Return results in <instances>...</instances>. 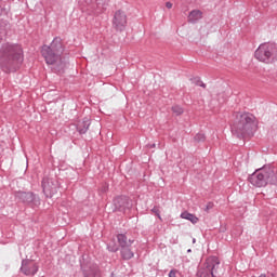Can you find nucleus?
Instances as JSON below:
<instances>
[{
	"label": "nucleus",
	"mask_w": 277,
	"mask_h": 277,
	"mask_svg": "<svg viewBox=\"0 0 277 277\" xmlns=\"http://www.w3.org/2000/svg\"><path fill=\"white\" fill-rule=\"evenodd\" d=\"M249 183L254 187H265L267 183L277 185L276 169L272 166H264L249 176Z\"/></svg>",
	"instance_id": "obj_4"
},
{
	"label": "nucleus",
	"mask_w": 277,
	"mask_h": 277,
	"mask_svg": "<svg viewBox=\"0 0 277 277\" xmlns=\"http://www.w3.org/2000/svg\"><path fill=\"white\" fill-rule=\"evenodd\" d=\"M172 111H173V114H175L176 116H181V114H183V108H181V106H173V107H172Z\"/></svg>",
	"instance_id": "obj_23"
},
{
	"label": "nucleus",
	"mask_w": 277,
	"mask_h": 277,
	"mask_svg": "<svg viewBox=\"0 0 277 277\" xmlns=\"http://www.w3.org/2000/svg\"><path fill=\"white\" fill-rule=\"evenodd\" d=\"M117 240H118L120 248H127L129 246H133V243L135 242V240H131V239L127 238V235H124V234L117 235Z\"/></svg>",
	"instance_id": "obj_16"
},
{
	"label": "nucleus",
	"mask_w": 277,
	"mask_h": 277,
	"mask_svg": "<svg viewBox=\"0 0 277 277\" xmlns=\"http://www.w3.org/2000/svg\"><path fill=\"white\" fill-rule=\"evenodd\" d=\"M210 209H213V202H209L206 207V211H209Z\"/></svg>",
	"instance_id": "obj_25"
},
{
	"label": "nucleus",
	"mask_w": 277,
	"mask_h": 277,
	"mask_svg": "<svg viewBox=\"0 0 277 277\" xmlns=\"http://www.w3.org/2000/svg\"><path fill=\"white\" fill-rule=\"evenodd\" d=\"M8 31H10V23L2 17L0 18V42L3 40L4 36H8Z\"/></svg>",
	"instance_id": "obj_17"
},
{
	"label": "nucleus",
	"mask_w": 277,
	"mask_h": 277,
	"mask_svg": "<svg viewBox=\"0 0 277 277\" xmlns=\"http://www.w3.org/2000/svg\"><path fill=\"white\" fill-rule=\"evenodd\" d=\"M151 213H155V215H157V217H159V220H161V214H160V211H159V207L155 206L151 209Z\"/></svg>",
	"instance_id": "obj_24"
},
{
	"label": "nucleus",
	"mask_w": 277,
	"mask_h": 277,
	"mask_svg": "<svg viewBox=\"0 0 277 277\" xmlns=\"http://www.w3.org/2000/svg\"><path fill=\"white\" fill-rule=\"evenodd\" d=\"M133 256H135V253L133 252V247H121V259H123V261H131Z\"/></svg>",
	"instance_id": "obj_15"
},
{
	"label": "nucleus",
	"mask_w": 277,
	"mask_h": 277,
	"mask_svg": "<svg viewBox=\"0 0 277 277\" xmlns=\"http://www.w3.org/2000/svg\"><path fill=\"white\" fill-rule=\"evenodd\" d=\"M187 252H192V249H188Z\"/></svg>",
	"instance_id": "obj_29"
},
{
	"label": "nucleus",
	"mask_w": 277,
	"mask_h": 277,
	"mask_svg": "<svg viewBox=\"0 0 277 277\" xmlns=\"http://www.w3.org/2000/svg\"><path fill=\"white\" fill-rule=\"evenodd\" d=\"M148 146V148H155V144H150V145H147Z\"/></svg>",
	"instance_id": "obj_27"
},
{
	"label": "nucleus",
	"mask_w": 277,
	"mask_h": 277,
	"mask_svg": "<svg viewBox=\"0 0 277 277\" xmlns=\"http://www.w3.org/2000/svg\"><path fill=\"white\" fill-rule=\"evenodd\" d=\"M220 260L215 256L207 259L206 263L197 273V277H217Z\"/></svg>",
	"instance_id": "obj_7"
},
{
	"label": "nucleus",
	"mask_w": 277,
	"mask_h": 277,
	"mask_svg": "<svg viewBox=\"0 0 277 277\" xmlns=\"http://www.w3.org/2000/svg\"><path fill=\"white\" fill-rule=\"evenodd\" d=\"M272 277H274V274H272Z\"/></svg>",
	"instance_id": "obj_30"
},
{
	"label": "nucleus",
	"mask_w": 277,
	"mask_h": 277,
	"mask_svg": "<svg viewBox=\"0 0 277 277\" xmlns=\"http://www.w3.org/2000/svg\"><path fill=\"white\" fill-rule=\"evenodd\" d=\"M180 217H182V220H188V222H192V224H198L199 222V219L195 214L187 211L182 212Z\"/></svg>",
	"instance_id": "obj_19"
},
{
	"label": "nucleus",
	"mask_w": 277,
	"mask_h": 277,
	"mask_svg": "<svg viewBox=\"0 0 277 277\" xmlns=\"http://www.w3.org/2000/svg\"><path fill=\"white\" fill-rule=\"evenodd\" d=\"M62 53H64V43L60 37H55L50 45H43L41 49L45 64L52 66V70L57 75H63L66 70V62L62 60Z\"/></svg>",
	"instance_id": "obj_2"
},
{
	"label": "nucleus",
	"mask_w": 277,
	"mask_h": 277,
	"mask_svg": "<svg viewBox=\"0 0 277 277\" xmlns=\"http://www.w3.org/2000/svg\"><path fill=\"white\" fill-rule=\"evenodd\" d=\"M113 27L116 31H124L127 28V14L123 11H116L113 17Z\"/></svg>",
	"instance_id": "obj_10"
},
{
	"label": "nucleus",
	"mask_w": 277,
	"mask_h": 277,
	"mask_svg": "<svg viewBox=\"0 0 277 277\" xmlns=\"http://www.w3.org/2000/svg\"><path fill=\"white\" fill-rule=\"evenodd\" d=\"M41 187L45 198H53L60 192V182L55 177H43Z\"/></svg>",
	"instance_id": "obj_8"
},
{
	"label": "nucleus",
	"mask_w": 277,
	"mask_h": 277,
	"mask_svg": "<svg viewBox=\"0 0 277 277\" xmlns=\"http://www.w3.org/2000/svg\"><path fill=\"white\" fill-rule=\"evenodd\" d=\"M207 140V136L202 133H198L195 135L194 141L197 143L205 142Z\"/></svg>",
	"instance_id": "obj_22"
},
{
	"label": "nucleus",
	"mask_w": 277,
	"mask_h": 277,
	"mask_svg": "<svg viewBox=\"0 0 277 277\" xmlns=\"http://www.w3.org/2000/svg\"><path fill=\"white\" fill-rule=\"evenodd\" d=\"M133 207V201L127 196H118L114 199V211L126 213Z\"/></svg>",
	"instance_id": "obj_9"
},
{
	"label": "nucleus",
	"mask_w": 277,
	"mask_h": 277,
	"mask_svg": "<svg viewBox=\"0 0 277 277\" xmlns=\"http://www.w3.org/2000/svg\"><path fill=\"white\" fill-rule=\"evenodd\" d=\"M235 121L232 124V133L239 140L252 135V129L254 128V120L256 117L250 113H236Z\"/></svg>",
	"instance_id": "obj_3"
},
{
	"label": "nucleus",
	"mask_w": 277,
	"mask_h": 277,
	"mask_svg": "<svg viewBox=\"0 0 277 277\" xmlns=\"http://www.w3.org/2000/svg\"><path fill=\"white\" fill-rule=\"evenodd\" d=\"M193 83H195V85H199V88H207V84L205 82H202L200 80V78H194L192 79Z\"/></svg>",
	"instance_id": "obj_21"
},
{
	"label": "nucleus",
	"mask_w": 277,
	"mask_h": 277,
	"mask_svg": "<svg viewBox=\"0 0 277 277\" xmlns=\"http://www.w3.org/2000/svg\"><path fill=\"white\" fill-rule=\"evenodd\" d=\"M90 124H92V121L88 117L83 118V120L78 121L77 123V131L80 135H85L88 133V130L90 129Z\"/></svg>",
	"instance_id": "obj_13"
},
{
	"label": "nucleus",
	"mask_w": 277,
	"mask_h": 277,
	"mask_svg": "<svg viewBox=\"0 0 277 277\" xmlns=\"http://www.w3.org/2000/svg\"><path fill=\"white\" fill-rule=\"evenodd\" d=\"M200 18H202V11L193 10L188 15V23L195 24L197 21H200Z\"/></svg>",
	"instance_id": "obj_18"
},
{
	"label": "nucleus",
	"mask_w": 277,
	"mask_h": 277,
	"mask_svg": "<svg viewBox=\"0 0 277 277\" xmlns=\"http://www.w3.org/2000/svg\"><path fill=\"white\" fill-rule=\"evenodd\" d=\"M166 8H168V10H172V2H167Z\"/></svg>",
	"instance_id": "obj_26"
},
{
	"label": "nucleus",
	"mask_w": 277,
	"mask_h": 277,
	"mask_svg": "<svg viewBox=\"0 0 277 277\" xmlns=\"http://www.w3.org/2000/svg\"><path fill=\"white\" fill-rule=\"evenodd\" d=\"M23 64V48L18 44L4 43L0 48V68L3 72H16Z\"/></svg>",
	"instance_id": "obj_1"
},
{
	"label": "nucleus",
	"mask_w": 277,
	"mask_h": 277,
	"mask_svg": "<svg viewBox=\"0 0 277 277\" xmlns=\"http://www.w3.org/2000/svg\"><path fill=\"white\" fill-rule=\"evenodd\" d=\"M195 242H196V238L193 239V243H195Z\"/></svg>",
	"instance_id": "obj_28"
},
{
	"label": "nucleus",
	"mask_w": 277,
	"mask_h": 277,
	"mask_svg": "<svg viewBox=\"0 0 277 277\" xmlns=\"http://www.w3.org/2000/svg\"><path fill=\"white\" fill-rule=\"evenodd\" d=\"M19 269L24 276H36V274H38L39 266L34 260L26 259L22 261Z\"/></svg>",
	"instance_id": "obj_11"
},
{
	"label": "nucleus",
	"mask_w": 277,
	"mask_h": 277,
	"mask_svg": "<svg viewBox=\"0 0 277 277\" xmlns=\"http://www.w3.org/2000/svg\"><path fill=\"white\" fill-rule=\"evenodd\" d=\"M83 277H101L98 266H90L89 268L82 267Z\"/></svg>",
	"instance_id": "obj_14"
},
{
	"label": "nucleus",
	"mask_w": 277,
	"mask_h": 277,
	"mask_svg": "<svg viewBox=\"0 0 277 277\" xmlns=\"http://www.w3.org/2000/svg\"><path fill=\"white\" fill-rule=\"evenodd\" d=\"M277 48L274 43H262L256 49L254 57L264 64H272L276 60Z\"/></svg>",
	"instance_id": "obj_5"
},
{
	"label": "nucleus",
	"mask_w": 277,
	"mask_h": 277,
	"mask_svg": "<svg viewBox=\"0 0 277 277\" xmlns=\"http://www.w3.org/2000/svg\"><path fill=\"white\" fill-rule=\"evenodd\" d=\"M87 6L82 8V11L89 14V16H98L107 10L109 0H87Z\"/></svg>",
	"instance_id": "obj_6"
},
{
	"label": "nucleus",
	"mask_w": 277,
	"mask_h": 277,
	"mask_svg": "<svg viewBox=\"0 0 277 277\" xmlns=\"http://www.w3.org/2000/svg\"><path fill=\"white\" fill-rule=\"evenodd\" d=\"M107 250L109 252H118L119 247L118 243H116V239L109 240V242L107 243Z\"/></svg>",
	"instance_id": "obj_20"
},
{
	"label": "nucleus",
	"mask_w": 277,
	"mask_h": 277,
	"mask_svg": "<svg viewBox=\"0 0 277 277\" xmlns=\"http://www.w3.org/2000/svg\"><path fill=\"white\" fill-rule=\"evenodd\" d=\"M15 196L25 205H32L34 207H38V205H40V198L34 193L18 192Z\"/></svg>",
	"instance_id": "obj_12"
}]
</instances>
